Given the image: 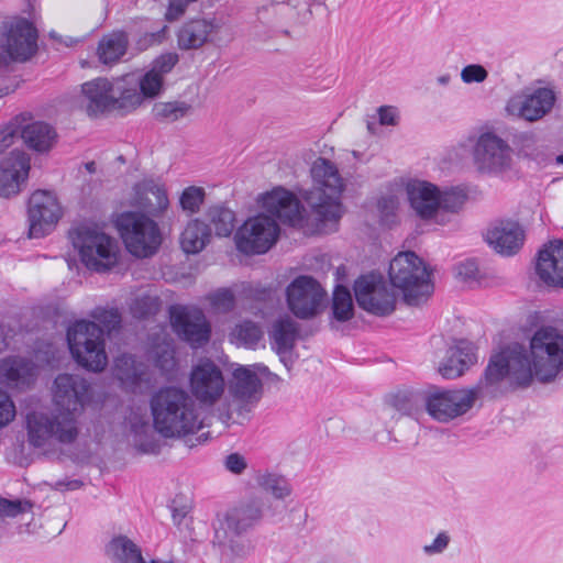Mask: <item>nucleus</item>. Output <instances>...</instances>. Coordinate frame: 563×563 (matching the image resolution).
Returning <instances> with one entry per match:
<instances>
[{"label":"nucleus","mask_w":563,"mask_h":563,"mask_svg":"<svg viewBox=\"0 0 563 563\" xmlns=\"http://www.w3.org/2000/svg\"><path fill=\"white\" fill-rule=\"evenodd\" d=\"M529 347V354L519 343L501 349L514 384L527 387L533 378L540 383L563 380V331L542 327L530 339Z\"/></svg>","instance_id":"nucleus-1"},{"label":"nucleus","mask_w":563,"mask_h":563,"mask_svg":"<svg viewBox=\"0 0 563 563\" xmlns=\"http://www.w3.org/2000/svg\"><path fill=\"white\" fill-rule=\"evenodd\" d=\"M263 208L271 213L249 218L234 234L236 250L245 255L264 254L272 249L279 236L278 219L291 227L301 223L302 207L298 198L284 188H275L262 197Z\"/></svg>","instance_id":"nucleus-2"},{"label":"nucleus","mask_w":563,"mask_h":563,"mask_svg":"<svg viewBox=\"0 0 563 563\" xmlns=\"http://www.w3.org/2000/svg\"><path fill=\"white\" fill-rule=\"evenodd\" d=\"M510 379V369L503 350L494 353L483 376L472 387L461 389H433L423 397L428 415L442 423L468 412L479 398H495L501 394L505 378Z\"/></svg>","instance_id":"nucleus-3"},{"label":"nucleus","mask_w":563,"mask_h":563,"mask_svg":"<svg viewBox=\"0 0 563 563\" xmlns=\"http://www.w3.org/2000/svg\"><path fill=\"white\" fill-rule=\"evenodd\" d=\"M96 320H78L67 330V342L73 357L90 372H102L108 364L103 332L121 327V313L118 308L97 307L91 312Z\"/></svg>","instance_id":"nucleus-4"},{"label":"nucleus","mask_w":563,"mask_h":563,"mask_svg":"<svg viewBox=\"0 0 563 563\" xmlns=\"http://www.w3.org/2000/svg\"><path fill=\"white\" fill-rule=\"evenodd\" d=\"M154 429L164 438H181L201 428L195 401L180 387L166 386L150 399Z\"/></svg>","instance_id":"nucleus-5"},{"label":"nucleus","mask_w":563,"mask_h":563,"mask_svg":"<svg viewBox=\"0 0 563 563\" xmlns=\"http://www.w3.org/2000/svg\"><path fill=\"white\" fill-rule=\"evenodd\" d=\"M81 106L91 118L112 111L128 113L142 103L136 87H128L124 78H95L81 85Z\"/></svg>","instance_id":"nucleus-6"},{"label":"nucleus","mask_w":563,"mask_h":563,"mask_svg":"<svg viewBox=\"0 0 563 563\" xmlns=\"http://www.w3.org/2000/svg\"><path fill=\"white\" fill-rule=\"evenodd\" d=\"M313 186L302 197L321 222L338 221L342 216L341 194L344 189L336 166L323 157L317 158L310 169Z\"/></svg>","instance_id":"nucleus-7"},{"label":"nucleus","mask_w":563,"mask_h":563,"mask_svg":"<svg viewBox=\"0 0 563 563\" xmlns=\"http://www.w3.org/2000/svg\"><path fill=\"white\" fill-rule=\"evenodd\" d=\"M68 238L87 269L107 273L117 266L120 255L118 242L97 225L78 224L69 230Z\"/></svg>","instance_id":"nucleus-8"},{"label":"nucleus","mask_w":563,"mask_h":563,"mask_svg":"<svg viewBox=\"0 0 563 563\" xmlns=\"http://www.w3.org/2000/svg\"><path fill=\"white\" fill-rule=\"evenodd\" d=\"M388 274L393 286L401 290L404 300L410 306H418L433 290L428 268L413 252H401L395 256Z\"/></svg>","instance_id":"nucleus-9"},{"label":"nucleus","mask_w":563,"mask_h":563,"mask_svg":"<svg viewBox=\"0 0 563 563\" xmlns=\"http://www.w3.org/2000/svg\"><path fill=\"white\" fill-rule=\"evenodd\" d=\"M115 227L125 249L135 257L152 256L162 243L157 223L143 213L123 212L117 218Z\"/></svg>","instance_id":"nucleus-10"},{"label":"nucleus","mask_w":563,"mask_h":563,"mask_svg":"<svg viewBox=\"0 0 563 563\" xmlns=\"http://www.w3.org/2000/svg\"><path fill=\"white\" fill-rule=\"evenodd\" d=\"M26 431L29 443L35 448H43L51 440L63 444L73 443L79 433L77 419L64 417L58 411L46 413L32 411L26 416Z\"/></svg>","instance_id":"nucleus-11"},{"label":"nucleus","mask_w":563,"mask_h":563,"mask_svg":"<svg viewBox=\"0 0 563 563\" xmlns=\"http://www.w3.org/2000/svg\"><path fill=\"white\" fill-rule=\"evenodd\" d=\"M0 55L5 65L24 63L37 51V30L27 19L8 16L0 23Z\"/></svg>","instance_id":"nucleus-12"},{"label":"nucleus","mask_w":563,"mask_h":563,"mask_svg":"<svg viewBox=\"0 0 563 563\" xmlns=\"http://www.w3.org/2000/svg\"><path fill=\"white\" fill-rule=\"evenodd\" d=\"M354 295L360 308L378 317L389 316L396 308V296L379 274H366L354 282Z\"/></svg>","instance_id":"nucleus-13"},{"label":"nucleus","mask_w":563,"mask_h":563,"mask_svg":"<svg viewBox=\"0 0 563 563\" xmlns=\"http://www.w3.org/2000/svg\"><path fill=\"white\" fill-rule=\"evenodd\" d=\"M90 384L80 375L58 374L52 386L53 404L64 417L77 419L78 413L89 400Z\"/></svg>","instance_id":"nucleus-14"},{"label":"nucleus","mask_w":563,"mask_h":563,"mask_svg":"<svg viewBox=\"0 0 563 563\" xmlns=\"http://www.w3.org/2000/svg\"><path fill=\"white\" fill-rule=\"evenodd\" d=\"M189 389L192 397L202 406H213L225 390L221 368L209 358H201L191 367Z\"/></svg>","instance_id":"nucleus-15"},{"label":"nucleus","mask_w":563,"mask_h":563,"mask_svg":"<svg viewBox=\"0 0 563 563\" xmlns=\"http://www.w3.org/2000/svg\"><path fill=\"white\" fill-rule=\"evenodd\" d=\"M474 163L481 173L500 174L510 169L512 151L509 144L493 132L482 133L473 151Z\"/></svg>","instance_id":"nucleus-16"},{"label":"nucleus","mask_w":563,"mask_h":563,"mask_svg":"<svg viewBox=\"0 0 563 563\" xmlns=\"http://www.w3.org/2000/svg\"><path fill=\"white\" fill-rule=\"evenodd\" d=\"M60 217L62 207L52 191H34L27 202L29 236L40 239L49 234Z\"/></svg>","instance_id":"nucleus-17"},{"label":"nucleus","mask_w":563,"mask_h":563,"mask_svg":"<svg viewBox=\"0 0 563 563\" xmlns=\"http://www.w3.org/2000/svg\"><path fill=\"white\" fill-rule=\"evenodd\" d=\"M169 314L175 333L192 349L201 347L209 342L211 325L201 309L173 306Z\"/></svg>","instance_id":"nucleus-18"},{"label":"nucleus","mask_w":563,"mask_h":563,"mask_svg":"<svg viewBox=\"0 0 563 563\" xmlns=\"http://www.w3.org/2000/svg\"><path fill=\"white\" fill-rule=\"evenodd\" d=\"M327 292L311 276L296 277L286 288V299L289 310L299 319L314 317Z\"/></svg>","instance_id":"nucleus-19"},{"label":"nucleus","mask_w":563,"mask_h":563,"mask_svg":"<svg viewBox=\"0 0 563 563\" xmlns=\"http://www.w3.org/2000/svg\"><path fill=\"white\" fill-rule=\"evenodd\" d=\"M555 100L552 89L540 87L529 93L511 97L506 104V111L511 117L536 122L552 110Z\"/></svg>","instance_id":"nucleus-20"},{"label":"nucleus","mask_w":563,"mask_h":563,"mask_svg":"<svg viewBox=\"0 0 563 563\" xmlns=\"http://www.w3.org/2000/svg\"><path fill=\"white\" fill-rule=\"evenodd\" d=\"M30 158L22 151H12L0 162V197L10 198L21 190L27 179Z\"/></svg>","instance_id":"nucleus-21"},{"label":"nucleus","mask_w":563,"mask_h":563,"mask_svg":"<svg viewBox=\"0 0 563 563\" xmlns=\"http://www.w3.org/2000/svg\"><path fill=\"white\" fill-rule=\"evenodd\" d=\"M221 23L216 18H194L184 22L177 33V46L181 51L198 49L212 42Z\"/></svg>","instance_id":"nucleus-22"},{"label":"nucleus","mask_w":563,"mask_h":563,"mask_svg":"<svg viewBox=\"0 0 563 563\" xmlns=\"http://www.w3.org/2000/svg\"><path fill=\"white\" fill-rule=\"evenodd\" d=\"M112 372L122 388L132 393L142 391L151 384L148 366L130 354L115 357Z\"/></svg>","instance_id":"nucleus-23"},{"label":"nucleus","mask_w":563,"mask_h":563,"mask_svg":"<svg viewBox=\"0 0 563 563\" xmlns=\"http://www.w3.org/2000/svg\"><path fill=\"white\" fill-rule=\"evenodd\" d=\"M536 272L551 287L563 288V241H552L538 253Z\"/></svg>","instance_id":"nucleus-24"},{"label":"nucleus","mask_w":563,"mask_h":563,"mask_svg":"<svg viewBox=\"0 0 563 563\" xmlns=\"http://www.w3.org/2000/svg\"><path fill=\"white\" fill-rule=\"evenodd\" d=\"M525 232L516 221H500L487 230L486 242L501 255H514L523 244Z\"/></svg>","instance_id":"nucleus-25"},{"label":"nucleus","mask_w":563,"mask_h":563,"mask_svg":"<svg viewBox=\"0 0 563 563\" xmlns=\"http://www.w3.org/2000/svg\"><path fill=\"white\" fill-rule=\"evenodd\" d=\"M477 362L474 344L467 340H457L446 350L439 365V373L446 379L462 376Z\"/></svg>","instance_id":"nucleus-26"},{"label":"nucleus","mask_w":563,"mask_h":563,"mask_svg":"<svg viewBox=\"0 0 563 563\" xmlns=\"http://www.w3.org/2000/svg\"><path fill=\"white\" fill-rule=\"evenodd\" d=\"M406 192L410 207L422 220H429L440 209L439 188L429 181L410 180Z\"/></svg>","instance_id":"nucleus-27"},{"label":"nucleus","mask_w":563,"mask_h":563,"mask_svg":"<svg viewBox=\"0 0 563 563\" xmlns=\"http://www.w3.org/2000/svg\"><path fill=\"white\" fill-rule=\"evenodd\" d=\"M268 335L272 349L289 369L292 365L291 350L298 336V324L288 316L282 317L273 322Z\"/></svg>","instance_id":"nucleus-28"},{"label":"nucleus","mask_w":563,"mask_h":563,"mask_svg":"<svg viewBox=\"0 0 563 563\" xmlns=\"http://www.w3.org/2000/svg\"><path fill=\"white\" fill-rule=\"evenodd\" d=\"M35 366L21 357H8L0 362V382L11 389L24 390L35 380Z\"/></svg>","instance_id":"nucleus-29"},{"label":"nucleus","mask_w":563,"mask_h":563,"mask_svg":"<svg viewBox=\"0 0 563 563\" xmlns=\"http://www.w3.org/2000/svg\"><path fill=\"white\" fill-rule=\"evenodd\" d=\"M268 508L263 498H251L224 514L227 528H246L258 525Z\"/></svg>","instance_id":"nucleus-30"},{"label":"nucleus","mask_w":563,"mask_h":563,"mask_svg":"<svg viewBox=\"0 0 563 563\" xmlns=\"http://www.w3.org/2000/svg\"><path fill=\"white\" fill-rule=\"evenodd\" d=\"M249 530H214L213 548H217L223 559L232 561L234 558L246 555L252 543L247 536Z\"/></svg>","instance_id":"nucleus-31"},{"label":"nucleus","mask_w":563,"mask_h":563,"mask_svg":"<svg viewBox=\"0 0 563 563\" xmlns=\"http://www.w3.org/2000/svg\"><path fill=\"white\" fill-rule=\"evenodd\" d=\"M256 367L262 373L267 371L264 365L254 366H239L233 372V380L231 385V393L234 398L243 401H250L258 398L262 389V382L254 371Z\"/></svg>","instance_id":"nucleus-32"},{"label":"nucleus","mask_w":563,"mask_h":563,"mask_svg":"<svg viewBox=\"0 0 563 563\" xmlns=\"http://www.w3.org/2000/svg\"><path fill=\"white\" fill-rule=\"evenodd\" d=\"M211 230L200 219L189 220L179 236V244L186 254L200 253L210 242Z\"/></svg>","instance_id":"nucleus-33"},{"label":"nucleus","mask_w":563,"mask_h":563,"mask_svg":"<svg viewBox=\"0 0 563 563\" xmlns=\"http://www.w3.org/2000/svg\"><path fill=\"white\" fill-rule=\"evenodd\" d=\"M104 554L112 563H147L141 548L125 536L112 538L104 547Z\"/></svg>","instance_id":"nucleus-34"},{"label":"nucleus","mask_w":563,"mask_h":563,"mask_svg":"<svg viewBox=\"0 0 563 563\" xmlns=\"http://www.w3.org/2000/svg\"><path fill=\"white\" fill-rule=\"evenodd\" d=\"M21 137L24 143L36 152H47L56 142V131L48 123L36 121L21 128Z\"/></svg>","instance_id":"nucleus-35"},{"label":"nucleus","mask_w":563,"mask_h":563,"mask_svg":"<svg viewBox=\"0 0 563 563\" xmlns=\"http://www.w3.org/2000/svg\"><path fill=\"white\" fill-rule=\"evenodd\" d=\"M128 45V35L122 31L103 35L99 41L97 48L99 60L104 65H112L117 63L125 55Z\"/></svg>","instance_id":"nucleus-36"},{"label":"nucleus","mask_w":563,"mask_h":563,"mask_svg":"<svg viewBox=\"0 0 563 563\" xmlns=\"http://www.w3.org/2000/svg\"><path fill=\"white\" fill-rule=\"evenodd\" d=\"M263 338L261 327L253 321L244 320L235 324L230 333V341L238 346L255 349Z\"/></svg>","instance_id":"nucleus-37"},{"label":"nucleus","mask_w":563,"mask_h":563,"mask_svg":"<svg viewBox=\"0 0 563 563\" xmlns=\"http://www.w3.org/2000/svg\"><path fill=\"white\" fill-rule=\"evenodd\" d=\"M145 201L143 207L153 216L163 213L169 206V200L165 188L153 181L143 185Z\"/></svg>","instance_id":"nucleus-38"},{"label":"nucleus","mask_w":563,"mask_h":563,"mask_svg":"<svg viewBox=\"0 0 563 563\" xmlns=\"http://www.w3.org/2000/svg\"><path fill=\"white\" fill-rule=\"evenodd\" d=\"M207 217L218 236H229L235 227V213L224 206H213L207 211Z\"/></svg>","instance_id":"nucleus-39"},{"label":"nucleus","mask_w":563,"mask_h":563,"mask_svg":"<svg viewBox=\"0 0 563 563\" xmlns=\"http://www.w3.org/2000/svg\"><path fill=\"white\" fill-rule=\"evenodd\" d=\"M331 309L333 318L339 322H345L353 318V299L345 286L338 285L334 288Z\"/></svg>","instance_id":"nucleus-40"},{"label":"nucleus","mask_w":563,"mask_h":563,"mask_svg":"<svg viewBox=\"0 0 563 563\" xmlns=\"http://www.w3.org/2000/svg\"><path fill=\"white\" fill-rule=\"evenodd\" d=\"M257 484L265 493L276 499H285L290 496L292 489L289 482L282 475L265 473L257 477Z\"/></svg>","instance_id":"nucleus-41"},{"label":"nucleus","mask_w":563,"mask_h":563,"mask_svg":"<svg viewBox=\"0 0 563 563\" xmlns=\"http://www.w3.org/2000/svg\"><path fill=\"white\" fill-rule=\"evenodd\" d=\"M190 110V106L186 102H156L153 106L152 113L159 121L174 122L185 117Z\"/></svg>","instance_id":"nucleus-42"},{"label":"nucleus","mask_w":563,"mask_h":563,"mask_svg":"<svg viewBox=\"0 0 563 563\" xmlns=\"http://www.w3.org/2000/svg\"><path fill=\"white\" fill-rule=\"evenodd\" d=\"M438 199L440 201V209L450 213H457L464 206L467 195L464 189L460 187H452L441 191L439 189Z\"/></svg>","instance_id":"nucleus-43"},{"label":"nucleus","mask_w":563,"mask_h":563,"mask_svg":"<svg viewBox=\"0 0 563 563\" xmlns=\"http://www.w3.org/2000/svg\"><path fill=\"white\" fill-rule=\"evenodd\" d=\"M205 189L197 186L185 188L179 197V205L183 211L192 214L200 210L205 201Z\"/></svg>","instance_id":"nucleus-44"},{"label":"nucleus","mask_w":563,"mask_h":563,"mask_svg":"<svg viewBox=\"0 0 563 563\" xmlns=\"http://www.w3.org/2000/svg\"><path fill=\"white\" fill-rule=\"evenodd\" d=\"M158 309V298L148 295L136 297L130 305L132 316L137 319H145L154 316Z\"/></svg>","instance_id":"nucleus-45"},{"label":"nucleus","mask_w":563,"mask_h":563,"mask_svg":"<svg viewBox=\"0 0 563 563\" xmlns=\"http://www.w3.org/2000/svg\"><path fill=\"white\" fill-rule=\"evenodd\" d=\"M153 360L155 366L164 374L173 372L177 366L175 350L169 343L157 345L154 350Z\"/></svg>","instance_id":"nucleus-46"},{"label":"nucleus","mask_w":563,"mask_h":563,"mask_svg":"<svg viewBox=\"0 0 563 563\" xmlns=\"http://www.w3.org/2000/svg\"><path fill=\"white\" fill-rule=\"evenodd\" d=\"M211 309L218 313H227L234 308L235 297L234 294L227 288L218 289L207 296Z\"/></svg>","instance_id":"nucleus-47"},{"label":"nucleus","mask_w":563,"mask_h":563,"mask_svg":"<svg viewBox=\"0 0 563 563\" xmlns=\"http://www.w3.org/2000/svg\"><path fill=\"white\" fill-rule=\"evenodd\" d=\"M164 78L158 74L150 69L140 80V90L139 92L142 97H155L163 87Z\"/></svg>","instance_id":"nucleus-48"},{"label":"nucleus","mask_w":563,"mask_h":563,"mask_svg":"<svg viewBox=\"0 0 563 563\" xmlns=\"http://www.w3.org/2000/svg\"><path fill=\"white\" fill-rule=\"evenodd\" d=\"M488 77V71L479 64H470L462 68L461 79L464 84H481Z\"/></svg>","instance_id":"nucleus-49"},{"label":"nucleus","mask_w":563,"mask_h":563,"mask_svg":"<svg viewBox=\"0 0 563 563\" xmlns=\"http://www.w3.org/2000/svg\"><path fill=\"white\" fill-rule=\"evenodd\" d=\"M31 508L29 501L0 498V516L16 517Z\"/></svg>","instance_id":"nucleus-50"},{"label":"nucleus","mask_w":563,"mask_h":563,"mask_svg":"<svg viewBox=\"0 0 563 563\" xmlns=\"http://www.w3.org/2000/svg\"><path fill=\"white\" fill-rule=\"evenodd\" d=\"M177 63L178 55L176 53H166L153 62L151 69L164 78V75L168 74Z\"/></svg>","instance_id":"nucleus-51"},{"label":"nucleus","mask_w":563,"mask_h":563,"mask_svg":"<svg viewBox=\"0 0 563 563\" xmlns=\"http://www.w3.org/2000/svg\"><path fill=\"white\" fill-rule=\"evenodd\" d=\"M399 207V199L394 194H387L382 196L377 201V208L380 216L388 221L390 217H394L396 210Z\"/></svg>","instance_id":"nucleus-52"},{"label":"nucleus","mask_w":563,"mask_h":563,"mask_svg":"<svg viewBox=\"0 0 563 563\" xmlns=\"http://www.w3.org/2000/svg\"><path fill=\"white\" fill-rule=\"evenodd\" d=\"M15 417V406L9 395L0 390V428L9 424Z\"/></svg>","instance_id":"nucleus-53"},{"label":"nucleus","mask_w":563,"mask_h":563,"mask_svg":"<svg viewBox=\"0 0 563 563\" xmlns=\"http://www.w3.org/2000/svg\"><path fill=\"white\" fill-rule=\"evenodd\" d=\"M199 0H168L165 19L169 22L178 20L186 13L187 8L190 4L196 3Z\"/></svg>","instance_id":"nucleus-54"},{"label":"nucleus","mask_w":563,"mask_h":563,"mask_svg":"<svg viewBox=\"0 0 563 563\" xmlns=\"http://www.w3.org/2000/svg\"><path fill=\"white\" fill-rule=\"evenodd\" d=\"M19 135L21 136V132L18 122H10L0 129V153L11 146Z\"/></svg>","instance_id":"nucleus-55"},{"label":"nucleus","mask_w":563,"mask_h":563,"mask_svg":"<svg viewBox=\"0 0 563 563\" xmlns=\"http://www.w3.org/2000/svg\"><path fill=\"white\" fill-rule=\"evenodd\" d=\"M450 540L446 532H440L430 544L423 545V552L427 555L440 554L448 548Z\"/></svg>","instance_id":"nucleus-56"},{"label":"nucleus","mask_w":563,"mask_h":563,"mask_svg":"<svg viewBox=\"0 0 563 563\" xmlns=\"http://www.w3.org/2000/svg\"><path fill=\"white\" fill-rule=\"evenodd\" d=\"M175 504H176V501L174 500L172 509H170L174 525L188 526L190 522L187 520V516L190 511V507L188 505H183L180 507H177Z\"/></svg>","instance_id":"nucleus-57"},{"label":"nucleus","mask_w":563,"mask_h":563,"mask_svg":"<svg viewBox=\"0 0 563 563\" xmlns=\"http://www.w3.org/2000/svg\"><path fill=\"white\" fill-rule=\"evenodd\" d=\"M224 464L225 467L234 474H241L246 468L244 457L238 453L228 455Z\"/></svg>","instance_id":"nucleus-58"},{"label":"nucleus","mask_w":563,"mask_h":563,"mask_svg":"<svg viewBox=\"0 0 563 563\" xmlns=\"http://www.w3.org/2000/svg\"><path fill=\"white\" fill-rule=\"evenodd\" d=\"M379 123L382 125H396L398 115L397 111L393 107L382 106L377 110Z\"/></svg>","instance_id":"nucleus-59"},{"label":"nucleus","mask_w":563,"mask_h":563,"mask_svg":"<svg viewBox=\"0 0 563 563\" xmlns=\"http://www.w3.org/2000/svg\"><path fill=\"white\" fill-rule=\"evenodd\" d=\"M457 275L463 278H475L478 272L477 264L473 260H467L460 263L457 268Z\"/></svg>","instance_id":"nucleus-60"},{"label":"nucleus","mask_w":563,"mask_h":563,"mask_svg":"<svg viewBox=\"0 0 563 563\" xmlns=\"http://www.w3.org/2000/svg\"><path fill=\"white\" fill-rule=\"evenodd\" d=\"M395 407L397 411L408 417H415L419 412V408L409 398L397 399Z\"/></svg>","instance_id":"nucleus-61"},{"label":"nucleus","mask_w":563,"mask_h":563,"mask_svg":"<svg viewBox=\"0 0 563 563\" xmlns=\"http://www.w3.org/2000/svg\"><path fill=\"white\" fill-rule=\"evenodd\" d=\"M448 211H443L442 209H438L434 216H432L429 220H433L437 224L445 225L451 221V217L448 216Z\"/></svg>","instance_id":"nucleus-62"},{"label":"nucleus","mask_w":563,"mask_h":563,"mask_svg":"<svg viewBox=\"0 0 563 563\" xmlns=\"http://www.w3.org/2000/svg\"><path fill=\"white\" fill-rule=\"evenodd\" d=\"M166 30H167V26L164 25L157 32H152L150 34H146V37H150L148 42L151 44L161 43L164 40V37H165Z\"/></svg>","instance_id":"nucleus-63"},{"label":"nucleus","mask_w":563,"mask_h":563,"mask_svg":"<svg viewBox=\"0 0 563 563\" xmlns=\"http://www.w3.org/2000/svg\"><path fill=\"white\" fill-rule=\"evenodd\" d=\"M437 82H438V85L443 86V87L448 86L451 82V75L443 74V75L439 76L437 78Z\"/></svg>","instance_id":"nucleus-64"}]
</instances>
